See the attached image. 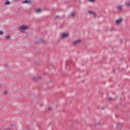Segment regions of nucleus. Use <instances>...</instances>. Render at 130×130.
I'll return each instance as SVG.
<instances>
[{
  "label": "nucleus",
  "instance_id": "nucleus-1",
  "mask_svg": "<svg viewBox=\"0 0 130 130\" xmlns=\"http://www.w3.org/2000/svg\"><path fill=\"white\" fill-rule=\"evenodd\" d=\"M29 29V26L28 25H22L20 27H19V30H20V32H25L26 30Z\"/></svg>",
  "mask_w": 130,
  "mask_h": 130
},
{
  "label": "nucleus",
  "instance_id": "nucleus-2",
  "mask_svg": "<svg viewBox=\"0 0 130 130\" xmlns=\"http://www.w3.org/2000/svg\"><path fill=\"white\" fill-rule=\"evenodd\" d=\"M70 36V34L68 32H63L61 34L62 38H67V37H69Z\"/></svg>",
  "mask_w": 130,
  "mask_h": 130
},
{
  "label": "nucleus",
  "instance_id": "nucleus-3",
  "mask_svg": "<svg viewBox=\"0 0 130 130\" xmlns=\"http://www.w3.org/2000/svg\"><path fill=\"white\" fill-rule=\"evenodd\" d=\"M122 18H120L119 19H117V20H116V24L117 25H119L121 23V22H122Z\"/></svg>",
  "mask_w": 130,
  "mask_h": 130
},
{
  "label": "nucleus",
  "instance_id": "nucleus-4",
  "mask_svg": "<svg viewBox=\"0 0 130 130\" xmlns=\"http://www.w3.org/2000/svg\"><path fill=\"white\" fill-rule=\"evenodd\" d=\"M22 4H32V1L31 0H25L22 2Z\"/></svg>",
  "mask_w": 130,
  "mask_h": 130
},
{
  "label": "nucleus",
  "instance_id": "nucleus-5",
  "mask_svg": "<svg viewBox=\"0 0 130 130\" xmlns=\"http://www.w3.org/2000/svg\"><path fill=\"white\" fill-rule=\"evenodd\" d=\"M81 41V40H77L74 42V45H77V44H80Z\"/></svg>",
  "mask_w": 130,
  "mask_h": 130
},
{
  "label": "nucleus",
  "instance_id": "nucleus-6",
  "mask_svg": "<svg viewBox=\"0 0 130 130\" xmlns=\"http://www.w3.org/2000/svg\"><path fill=\"white\" fill-rule=\"evenodd\" d=\"M122 8H123V6L121 5H119L117 7V9L118 11H121L122 10Z\"/></svg>",
  "mask_w": 130,
  "mask_h": 130
},
{
  "label": "nucleus",
  "instance_id": "nucleus-7",
  "mask_svg": "<svg viewBox=\"0 0 130 130\" xmlns=\"http://www.w3.org/2000/svg\"><path fill=\"white\" fill-rule=\"evenodd\" d=\"M88 13H89V14H90V15H92V16H93V17H96V13H95L92 11H89Z\"/></svg>",
  "mask_w": 130,
  "mask_h": 130
},
{
  "label": "nucleus",
  "instance_id": "nucleus-8",
  "mask_svg": "<svg viewBox=\"0 0 130 130\" xmlns=\"http://www.w3.org/2000/svg\"><path fill=\"white\" fill-rule=\"evenodd\" d=\"M42 12V9H39L36 10V13L37 14H40V13H41Z\"/></svg>",
  "mask_w": 130,
  "mask_h": 130
},
{
  "label": "nucleus",
  "instance_id": "nucleus-9",
  "mask_svg": "<svg viewBox=\"0 0 130 130\" xmlns=\"http://www.w3.org/2000/svg\"><path fill=\"white\" fill-rule=\"evenodd\" d=\"M4 5L5 6H9V5H10V2L8 1V2H5Z\"/></svg>",
  "mask_w": 130,
  "mask_h": 130
},
{
  "label": "nucleus",
  "instance_id": "nucleus-10",
  "mask_svg": "<svg viewBox=\"0 0 130 130\" xmlns=\"http://www.w3.org/2000/svg\"><path fill=\"white\" fill-rule=\"evenodd\" d=\"M125 5L127 7H130V2H126L125 3Z\"/></svg>",
  "mask_w": 130,
  "mask_h": 130
},
{
  "label": "nucleus",
  "instance_id": "nucleus-11",
  "mask_svg": "<svg viewBox=\"0 0 130 130\" xmlns=\"http://www.w3.org/2000/svg\"><path fill=\"white\" fill-rule=\"evenodd\" d=\"M76 15V13L75 12H72L71 14V15L72 16V17H75Z\"/></svg>",
  "mask_w": 130,
  "mask_h": 130
},
{
  "label": "nucleus",
  "instance_id": "nucleus-12",
  "mask_svg": "<svg viewBox=\"0 0 130 130\" xmlns=\"http://www.w3.org/2000/svg\"><path fill=\"white\" fill-rule=\"evenodd\" d=\"M10 38H11V37H10L9 36H6V39H10Z\"/></svg>",
  "mask_w": 130,
  "mask_h": 130
},
{
  "label": "nucleus",
  "instance_id": "nucleus-13",
  "mask_svg": "<svg viewBox=\"0 0 130 130\" xmlns=\"http://www.w3.org/2000/svg\"><path fill=\"white\" fill-rule=\"evenodd\" d=\"M88 1L90 3H94V2H95V0H88Z\"/></svg>",
  "mask_w": 130,
  "mask_h": 130
},
{
  "label": "nucleus",
  "instance_id": "nucleus-14",
  "mask_svg": "<svg viewBox=\"0 0 130 130\" xmlns=\"http://www.w3.org/2000/svg\"><path fill=\"white\" fill-rule=\"evenodd\" d=\"M4 34V32H3L2 30H0V35H3Z\"/></svg>",
  "mask_w": 130,
  "mask_h": 130
},
{
  "label": "nucleus",
  "instance_id": "nucleus-15",
  "mask_svg": "<svg viewBox=\"0 0 130 130\" xmlns=\"http://www.w3.org/2000/svg\"><path fill=\"white\" fill-rule=\"evenodd\" d=\"M52 109V108H51V107H49L48 108V110H51Z\"/></svg>",
  "mask_w": 130,
  "mask_h": 130
},
{
  "label": "nucleus",
  "instance_id": "nucleus-16",
  "mask_svg": "<svg viewBox=\"0 0 130 130\" xmlns=\"http://www.w3.org/2000/svg\"><path fill=\"white\" fill-rule=\"evenodd\" d=\"M117 126H121V124H118Z\"/></svg>",
  "mask_w": 130,
  "mask_h": 130
},
{
  "label": "nucleus",
  "instance_id": "nucleus-17",
  "mask_svg": "<svg viewBox=\"0 0 130 130\" xmlns=\"http://www.w3.org/2000/svg\"><path fill=\"white\" fill-rule=\"evenodd\" d=\"M35 80H36V81H37V80H39V79L36 78V79H35Z\"/></svg>",
  "mask_w": 130,
  "mask_h": 130
},
{
  "label": "nucleus",
  "instance_id": "nucleus-18",
  "mask_svg": "<svg viewBox=\"0 0 130 130\" xmlns=\"http://www.w3.org/2000/svg\"><path fill=\"white\" fill-rule=\"evenodd\" d=\"M109 99V100H112V98H110Z\"/></svg>",
  "mask_w": 130,
  "mask_h": 130
},
{
  "label": "nucleus",
  "instance_id": "nucleus-19",
  "mask_svg": "<svg viewBox=\"0 0 130 130\" xmlns=\"http://www.w3.org/2000/svg\"><path fill=\"white\" fill-rule=\"evenodd\" d=\"M42 40V41H43V40Z\"/></svg>",
  "mask_w": 130,
  "mask_h": 130
},
{
  "label": "nucleus",
  "instance_id": "nucleus-20",
  "mask_svg": "<svg viewBox=\"0 0 130 130\" xmlns=\"http://www.w3.org/2000/svg\"><path fill=\"white\" fill-rule=\"evenodd\" d=\"M39 79H41V77H39Z\"/></svg>",
  "mask_w": 130,
  "mask_h": 130
}]
</instances>
